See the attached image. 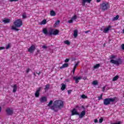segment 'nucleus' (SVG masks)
Segmentation results:
<instances>
[{
	"instance_id": "1",
	"label": "nucleus",
	"mask_w": 124,
	"mask_h": 124,
	"mask_svg": "<svg viewBox=\"0 0 124 124\" xmlns=\"http://www.w3.org/2000/svg\"><path fill=\"white\" fill-rule=\"evenodd\" d=\"M63 107V101L61 100H56L53 102V105L50 107L51 109L54 112H58Z\"/></svg>"
},
{
	"instance_id": "2",
	"label": "nucleus",
	"mask_w": 124,
	"mask_h": 124,
	"mask_svg": "<svg viewBox=\"0 0 124 124\" xmlns=\"http://www.w3.org/2000/svg\"><path fill=\"white\" fill-rule=\"evenodd\" d=\"M43 32L44 34H48V35H58L59 34V32H60V31L58 30H55L54 29H51L48 32V30H47L46 28H44L43 30Z\"/></svg>"
},
{
	"instance_id": "3",
	"label": "nucleus",
	"mask_w": 124,
	"mask_h": 124,
	"mask_svg": "<svg viewBox=\"0 0 124 124\" xmlns=\"http://www.w3.org/2000/svg\"><path fill=\"white\" fill-rule=\"evenodd\" d=\"M109 59H110V62L113 64H115V65H117V66H119V65L123 63V60L121 58H118L117 60H114V59H116L115 55H111L109 56Z\"/></svg>"
},
{
	"instance_id": "4",
	"label": "nucleus",
	"mask_w": 124,
	"mask_h": 124,
	"mask_svg": "<svg viewBox=\"0 0 124 124\" xmlns=\"http://www.w3.org/2000/svg\"><path fill=\"white\" fill-rule=\"evenodd\" d=\"M109 8H110L109 2H103L100 4V9L102 10V11L103 12L107 11Z\"/></svg>"
},
{
	"instance_id": "5",
	"label": "nucleus",
	"mask_w": 124,
	"mask_h": 124,
	"mask_svg": "<svg viewBox=\"0 0 124 124\" xmlns=\"http://www.w3.org/2000/svg\"><path fill=\"white\" fill-rule=\"evenodd\" d=\"M116 97L113 98H108L104 99V105H109L111 104V102H114L116 100Z\"/></svg>"
},
{
	"instance_id": "6",
	"label": "nucleus",
	"mask_w": 124,
	"mask_h": 124,
	"mask_svg": "<svg viewBox=\"0 0 124 124\" xmlns=\"http://www.w3.org/2000/svg\"><path fill=\"white\" fill-rule=\"evenodd\" d=\"M14 24L16 28H20L23 25V22L20 19H17L14 22Z\"/></svg>"
},
{
	"instance_id": "7",
	"label": "nucleus",
	"mask_w": 124,
	"mask_h": 124,
	"mask_svg": "<svg viewBox=\"0 0 124 124\" xmlns=\"http://www.w3.org/2000/svg\"><path fill=\"white\" fill-rule=\"evenodd\" d=\"M6 112L8 116H12L14 111L12 108H7L6 109Z\"/></svg>"
},
{
	"instance_id": "8",
	"label": "nucleus",
	"mask_w": 124,
	"mask_h": 124,
	"mask_svg": "<svg viewBox=\"0 0 124 124\" xmlns=\"http://www.w3.org/2000/svg\"><path fill=\"white\" fill-rule=\"evenodd\" d=\"M35 50V46L34 45H32L30 46L29 48H28V52L29 53H31V54H32L33 52Z\"/></svg>"
},
{
	"instance_id": "9",
	"label": "nucleus",
	"mask_w": 124,
	"mask_h": 124,
	"mask_svg": "<svg viewBox=\"0 0 124 124\" xmlns=\"http://www.w3.org/2000/svg\"><path fill=\"white\" fill-rule=\"evenodd\" d=\"M112 26L109 25L107 28H105L103 31L104 33H108V31L111 30Z\"/></svg>"
},
{
	"instance_id": "10",
	"label": "nucleus",
	"mask_w": 124,
	"mask_h": 124,
	"mask_svg": "<svg viewBox=\"0 0 124 124\" xmlns=\"http://www.w3.org/2000/svg\"><path fill=\"white\" fill-rule=\"evenodd\" d=\"M73 79L75 80L76 83L78 84V83H79V81H80V80H81L82 77H78V76L74 77Z\"/></svg>"
},
{
	"instance_id": "11",
	"label": "nucleus",
	"mask_w": 124,
	"mask_h": 124,
	"mask_svg": "<svg viewBox=\"0 0 124 124\" xmlns=\"http://www.w3.org/2000/svg\"><path fill=\"white\" fill-rule=\"evenodd\" d=\"M40 91H41V87H39L37 89L35 93V97H39Z\"/></svg>"
},
{
	"instance_id": "12",
	"label": "nucleus",
	"mask_w": 124,
	"mask_h": 124,
	"mask_svg": "<svg viewBox=\"0 0 124 124\" xmlns=\"http://www.w3.org/2000/svg\"><path fill=\"white\" fill-rule=\"evenodd\" d=\"M71 116H74L75 115H79V113L77 112V109L76 108H73L71 111Z\"/></svg>"
},
{
	"instance_id": "13",
	"label": "nucleus",
	"mask_w": 124,
	"mask_h": 124,
	"mask_svg": "<svg viewBox=\"0 0 124 124\" xmlns=\"http://www.w3.org/2000/svg\"><path fill=\"white\" fill-rule=\"evenodd\" d=\"M85 115H86V111L83 110V111L80 113V114L79 113V115H78V116H79V119H82V118H83V117H84V116H85Z\"/></svg>"
},
{
	"instance_id": "14",
	"label": "nucleus",
	"mask_w": 124,
	"mask_h": 124,
	"mask_svg": "<svg viewBox=\"0 0 124 124\" xmlns=\"http://www.w3.org/2000/svg\"><path fill=\"white\" fill-rule=\"evenodd\" d=\"M40 101L41 103L47 102V97L46 96H43L40 99Z\"/></svg>"
},
{
	"instance_id": "15",
	"label": "nucleus",
	"mask_w": 124,
	"mask_h": 124,
	"mask_svg": "<svg viewBox=\"0 0 124 124\" xmlns=\"http://www.w3.org/2000/svg\"><path fill=\"white\" fill-rule=\"evenodd\" d=\"M12 88H13V93H16L17 92V89H18V87H17L16 84H14V86H12Z\"/></svg>"
},
{
	"instance_id": "16",
	"label": "nucleus",
	"mask_w": 124,
	"mask_h": 124,
	"mask_svg": "<svg viewBox=\"0 0 124 124\" xmlns=\"http://www.w3.org/2000/svg\"><path fill=\"white\" fill-rule=\"evenodd\" d=\"M74 37H75V38H76V37H77V36H78V30L77 29H76L74 31Z\"/></svg>"
},
{
	"instance_id": "17",
	"label": "nucleus",
	"mask_w": 124,
	"mask_h": 124,
	"mask_svg": "<svg viewBox=\"0 0 124 124\" xmlns=\"http://www.w3.org/2000/svg\"><path fill=\"white\" fill-rule=\"evenodd\" d=\"M65 67H68V63H65L62 64V66L60 67V69H62V68H64Z\"/></svg>"
},
{
	"instance_id": "18",
	"label": "nucleus",
	"mask_w": 124,
	"mask_h": 124,
	"mask_svg": "<svg viewBox=\"0 0 124 124\" xmlns=\"http://www.w3.org/2000/svg\"><path fill=\"white\" fill-rule=\"evenodd\" d=\"M50 89V84H47L45 86V88L44 89L45 92H47V91H48V90H49Z\"/></svg>"
},
{
	"instance_id": "19",
	"label": "nucleus",
	"mask_w": 124,
	"mask_h": 124,
	"mask_svg": "<svg viewBox=\"0 0 124 124\" xmlns=\"http://www.w3.org/2000/svg\"><path fill=\"white\" fill-rule=\"evenodd\" d=\"M50 16H56V12L54 10L50 11Z\"/></svg>"
},
{
	"instance_id": "20",
	"label": "nucleus",
	"mask_w": 124,
	"mask_h": 124,
	"mask_svg": "<svg viewBox=\"0 0 124 124\" xmlns=\"http://www.w3.org/2000/svg\"><path fill=\"white\" fill-rule=\"evenodd\" d=\"M3 22L4 23V24H8V23H10V19L5 18L4 20H3Z\"/></svg>"
},
{
	"instance_id": "21",
	"label": "nucleus",
	"mask_w": 124,
	"mask_h": 124,
	"mask_svg": "<svg viewBox=\"0 0 124 124\" xmlns=\"http://www.w3.org/2000/svg\"><path fill=\"white\" fill-rule=\"evenodd\" d=\"M119 18H120V16L119 15H117L115 17H114L112 20L113 21H117L118 20V19H119Z\"/></svg>"
},
{
	"instance_id": "22",
	"label": "nucleus",
	"mask_w": 124,
	"mask_h": 124,
	"mask_svg": "<svg viewBox=\"0 0 124 124\" xmlns=\"http://www.w3.org/2000/svg\"><path fill=\"white\" fill-rule=\"evenodd\" d=\"M66 88V85L65 84H62V85L61 87L62 91H64Z\"/></svg>"
},
{
	"instance_id": "23",
	"label": "nucleus",
	"mask_w": 124,
	"mask_h": 124,
	"mask_svg": "<svg viewBox=\"0 0 124 124\" xmlns=\"http://www.w3.org/2000/svg\"><path fill=\"white\" fill-rule=\"evenodd\" d=\"M46 24H47V20L46 19H44L41 22V25H46Z\"/></svg>"
},
{
	"instance_id": "24",
	"label": "nucleus",
	"mask_w": 124,
	"mask_h": 124,
	"mask_svg": "<svg viewBox=\"0 0 124 124\" xmlns=\"http://www.w3.org/2000/svg\"><path fill=\"white\" fill-rule=\"evenodd\" d=\"M81 3L82 6H85L86 5V3L87 2V0H81Z\"/></svg>"
},
{
	"instance_id": "25",
	"label": "nucleus",
	"mask_w": 124,
	"mask_h": 124,
	"mask_svg": "<svg viewBox=\"0 0 124 124\" xmlns=\"http://www.w3.org/2000/svg\"><path fill=\"white\" fill-rule=\"evenodd\" d=\"M60 20H57L55 22L54 25V27L55 28H56V27H57V26H58V25H60Z\"/></svg>"
},
{
	"instance_id": "26",
	"label": "nucleus",
	"mask_w": 124,
	"mask_h": 124,
	"mask_svg": "<svg viewBox=\"0 0 124 124\" xmlns=\"http://www.w3.org/2000/svg\"><path fill=\"white\" fill-rule=\"evenodd\" d=\"M79 63H80V61H78L77 63L75 64L74 68H77V66L79 65Z\"/></svg>"
},
{
	"instance_id": "27",
	"label": "nucleus",
	"mask_w": 124,
	"mask_h": 124,
	"mask_svg": "<svg viewBox=\"0 0 124 124\" xmlns=\"http://www.w3.org/2000/svg\"><path fill=\"white\" fill-rule=\"evenodd\" d=\"M118 79H119V76H116L113 78L112 80L113 81H117Z\"/></svg>"
},
{
	"instance_id": "28",
	"label": "nucleus",
	"mask_w": 124,
	"mask_h": 124,
	"mask_svg": "<svg viewBox=\"0 0 124 124\" xmlns=\"http://www.w3.org/2000/svg\"><path fill=\"white\" fill-rule=\"evenodd\" d=\"M64 44H67V45H70V42L68 40H66L64 41Z\"/></svg>"
},
{
	"instance_id": "29",
	"label": "nucleus",
	"mask_w": 124,
	"mask_h": 124,
	"mask_svg": "<svg viewBox=\"0 0 124 124\" xmlns=\"http://www.w3.org/2000/svg\"><path fill=\"white\" fill-rule=\"evenodd\" d=\"M99 66H100V64H96L95 65H94L93 66V68H94L95 69L96 68H98V67H99Z\"/></svg>"
},
{
	"instance_id": "30",
	"label": "nucleus",
	"mask_w": 124,
	"mask_h": 124,
	"mask_svg": "<svg viewBox=\"0 0 124 124\" xmlns=\"http://www.w3.org/2000/svg\"><path fill=\"white\" fill-rule=\"evenodd\" d=\"M53 104V101L50 100L49 102V103L47 105V106H48V107H51L52 106H51V105Z\"/></svg>"
},
{
	"instance_id": "31",
	"label": "nucleus",
	"mask_w": 124,
	"mask_h": 124,
	"mask_svg": "<svg viewBox=\"0 0 124 124\" xmlns=\"http://www.w3.org/2000/svg\"><path fill=\"white\" fill-rule=\"evenodd\" d=\"M102 96H103V94H101L100 96L98 97V100H101L102 99Z\"/></svg>"
},
{
	"instance_id": "32",
	"label": "nucleus",
	"mask_w": 124,
	"mask_h": 124,
	"mask_svg": "<svg viewBox=\"0 0 124 124\" xmlns=\"http://www.w3.org/2000/svg\"><path fill=\"white\" fill-rule=\"evenodd\" d=\"M71 19L73 20H76L77 19V16L74 15L72 17Z\"/></svg>"
},
{
	"instance_id": "33",
	"label": "nucleus",
	"mask_w": 124,
	"mask_h": 124,
	"mask_svg": "<svg viewBox=\"0 0 124 124\" xmlns=\"http://www.w3.org/2000/svg\"><path fill=\"white\" fill-rule=\"evenodd\" d=\"M97 84H98V82H97V80H94L93 82V85H97Z\"/></svg>"
},
{
	"instance_id": "34",
	"label": "nucleus",
	"mask_w": 124,
	"mask_h": 124,
	"mask_svg": "<svg viewBox=\"0 0 124 124\" xmlns=\"http://www.w3.org/2000/svg\"><path fill=\"white\" fill-rule=\"evenodd\" d=\"M81 98H83V99H85V98H88V96H87L85 94H82L81 95Z\"/></svg>"
},
{
	"instance_id": "35",
	"label": "nucleus",
	"mask_w": 124,
	"mask_h": 124,
	"mask_svg": "<svg viewBox=\"0 0 124 124\" xmlns=\"http://www.w3.org/2000/svg\"><path fill=\"white\" fill-rule=\"evenodd\" d=\"M68 23L69 24H72V23H73V20L71 18V20L68 21Z\"/></svg>"
},
{
	"instance_id": "36",
	"label": "nucleus",
	"mask_w": 124,
	"mask_h": 124,
	"mask_svg": "<svg viewBox=\"0 0 124 124\" xmlns=\"http://www.w3.org/2000/svg\"><path fill=\"white\" fill-rule=\"evenodd\" d=\"M10 48V44H8V45L6 47V49L8 50V49Z\"/></svg>"
},
{
	"instance_id": "37",
	"label": "nucleus",
	"mask_w": 124,
	"mask_h": 124,
	"mask_svg": "<svg viewBox=\"0 0 124 124\" xmlns=\"http://www.w3.org/2000/svg\"><path fill=\"white\" fill-rule=\"evenodd\" d=\"M102 122H103V118H101L99 120V122L101 124V123H102Z\"/></svg>"
},
{
	"instance_id": "38",
	"label": "nucleus",
	"mask_w": 124,
	"mask_h": 124,
	"mask_svg": "<svg viewBox=\"0 0 124 124\" xmlns=\"http://www.w3.org/2000/svg\"><path fill=\"white\" fill-rule=\"evenodd\" d=\"M30 71H31V69L28 68L26 70V73H29V72H30Z\"/></svg>"
},
{
	"instance_id": "39",
	"label": "nucleus",
	"mask_w": 124,
	"mask_h": 124,
	"mask_svg": "<svg viewBox=\"0 0 124 124\" xmlns=\"http://www.w3.org/2000/svg\"><path fill=\"white\" fill-rule=\"evenodd\" d=\"M5 49V47H4V46L0 47V50H4Z\"/></svg>"
},
{
	"instance_id": "40",
	"label": "nucleus",
	"mask_w": 124,
	"mask_h": 124,
	"mask_svg": "<svg viewBox=\"0 0 124 124\" xmlns=\"http://www.w3.org/2000/svg\"><path fill=\"white\" fill-rule=\"evenodd\" d=\"M69 62V59H66L64 61L65 62Z\"/></svg>"
},
{
	"instance_id": "41",
	"label": "nucleus",
	"mask_w": 124,
	"mask_h": 124,
	"mask_svg": "<svg viewBox=\"0 0 124 124\" xmlns=\"http://www.w3.org/2000/svg\"><path fill=\"white\" fill-rule=\"evenodd\" d=\"M75 70H76V68H74L72 71L73 74H74L75 73Z\"/></svg>"
},
{
	"instance_id": "42",
	"label": "nucleus",
	"mask_w": 124,
	"mask_h": 124,
	"mask_svg": "<svg viewBox=\"0 0 124 124\" xmlns=\"http://www.w3.org/2000/svg\"><path fill=\"white\" fill-rule=\"evenodd\" d=\"M106 87L105 86H104L103 88H102V92H105V89H106Z\"/></svg>"
},
{
	"instance_id": "43",
	"label": "nucleus",
	"mask_w": 124,
	"mask_h": 124,
	"mask_svg": "<svg viewBox=\"0 0 124 124\" xmlns=\"http://www.w3.org/2000/svg\"><path fill=\"white\" fill-rule=\"evenodd\" d=\"M16 27H15V26H12V30H16Z\"/></svg>"
},
{
	"instance_id": "44",
	"label": "nucleus",
	"mask_w": 124,
	"mask_h": 124,
	"mask_svg": "<svg viewBox=\"0 0 124 124\" xmlns=\"http://www.w3.org/2000/svg\"><path fill=\"white\" fill-rule=\"evenodd\" d=\"M42 48L43 49H47V46H43Z\"/></svg>"
},
{
	"instance_id": "45",
	"label": "nucleus",
	"mask_w": 124,
	"mask_h": 124,
	"mask_svg": "<svg viewBox=\"0 0 124 124\" xmlns=\"http://www.w3.org/2000/svg\"><path fill=\"white\" fill-rule=\"evenodd\" d=\"M18 0H10V1H11V2H13V1H18Z\"/></svg>"
},
{
	"instance_id": "46",
	"label": "nucleus",
	"mask_w": 124,
	"mask_h": 124,
	"mask_svg": "<svg viewBox=\"0 0 124 124\" xmlns=\"http://www.w3.org/2000/svg\"><path fill=\"white\" fill-rule=\"evenodd\" d=\"M71 92H72V90H68V94H70V93H71Z\"/></svg>"
},
{
	"instance_id": "47",
	"label": "nucleus",
	"mask_w": 124,
	"mask_h": 124,
	"mask_svg": "<svg viewBox=\"0 0 124 124\" xmlns=\"http://www.w3.org/2000/svg\"><path fill=\"white\" fill-rule=\"evenodd\" d=\"M121 48L123 50H124V44H122L121 46Z\"/></svg>"
},
{
	"instance_id": "48",
	"label": "nucleus",
	"mask_w": 124,
	"mask_h": 124,
	"mask_svg": "<svg viewBox=\"0 0 124 124\" xmlns=\"http://www.w3.org/2000/svg\"><path fill=\"white\" fill-rule=\"evenodd\" d=\"M86 1H87V2H88L89 3H91L92 0H86Z\"/></svg>"
},
{
	"instance_id": "49",
	"label": "nucleus",
	"mask_w": 124,
	"mask_h": 124,
	"mask_svg": "<svg viewBox=\"0 0 124 124\" xmlns=\"http://www.w3.org/2000/svg\"><path fill=\"white\" fill-rule=\"evenodd\" d=\"M22 17H23V18L24 19L27 18V16H26V15H23L22 16Z\"/></svg>"
},
{
	"instance_id": "50",
	"label": "nucleus",
	"mask_w": 124,
	"mask_h": 124,
	"mask_svg": "<svg viewBox=\"0 0 124 124\" xmlns=\"http://www.w3.org/2000/svg\"><path fill=\"white\" fill-rule=\"evenodd\" d=\"M111 124H121V122H119L118 123H112Z\"/></svg>"
},
{
	"instance_id": "51",
	"label": "nucleus",
	"mask_w": 124,
	"mask_h": 124,
	"mask_svg": "<svg viewBox=\"0 0 124 124\" xmlns=\"http://www.w3.org/2000/svg\"><path fill=\"white\" fill-rule=\"evenodd\" d=\"M36 74H38V75L39 76V75H40V74H41V72H39V73L36 72Z\"/></svg>"
},
{
	"instance_id": "52",
	"label": "nucleus",
	"mask_w": 124,
	"mask_h": 124,
	"mask_svg": "<svg viewBox=\"0 0 124 124\" xmlns=\"http://www.w3.org/2000/svg\"><path fill=\"white\" fill-rule=\"evenodd\" d=\"M98 122V120H97V119H95L94 120V123H97Z\"/></svg>"
},
{
	"instance_id": "53",
	"label": "nucleus",
	"mask_w": 124,
	"mask_h": 124,
	"mask_svg": "<svg viewBox=\"0 0 124 124\" xmlns=\"http://www.w3.org/2000/svg\"><path fill=\"white\" fill-rule=\"evenodd\" d=\"M88 32H90V31H85V33H88Z\"/></svg>"
},
{
	"instance_id": "54",
	"label": "nucleus",
	"mask_w": 124,
	"mask_h": 124,
	"mask_svg": "<svg viewBox=\"0 0 124 124\" xmlns=\"http://www.w3.org/2000/svg\"><path fill=\"white\" fill-rule=\"evenodd\" d=\"M101 1V0H96V2H100Z\"/></svg>"
},
{
	"instance_id": "55",
	"label": "nucleus",
	"mask_w": 124,
	"mask_h": 124,
	"mask_svg": "<svg viewBox=\"0 0 124 124\" xmlns=\"http://www.w3.org/2000/svg\"><path fill=\"white\" fill-rule=\"evenodd\" d=\"M76 108H79V106L77 105V106H76Z\"/></svg>"
},
{
	"instance_id": "56",
	"label": "nucleus",
	"mask_w": 124,
	"mask_h": 124,
	"mask_svg": "<svg viewBox=\"0 0 124 124\" xmlns=\"http://www.w3.org/2000/svg\"><path fill=\"white\" fill-rule=\"evenodd\" d=\"M15 31H19V29L16 28V29Z\"/></svg>"
},
{
	"instance_id": "57",
	"label": "nucleus",
	"mask_w": 124,
	"mask_h": 124,
	"mask_svg": "<svg viewBox=\"0 0 124 124\" xmlns=\"http://www.w3.org/2000/svg\"><path fill=\"white\" fill-rule=\"evenodd\" d=\"M1 112V107H0V113Z\"/></svg>"
},
{
	"instance_id": "58",
	"label": "nucleus",
	"mask_w": 124,
	"mask_h": 124,
	"mask_svg": "<svg viewBox=\"0 0 124 124\" xmlns=\"http://www.w3.org/2000/svg\"><path fill=\"white\" fill-rule=\"evenodd\" d=\"M86 79H87V77H84V78H83V79H84V80H86Z\"/></svg>"
},
{
	"instance_id": "59",
	"label": "nucleus",
	"mask_w": 124,
	"mask_h": 124,
	"mask_svg": "<svg viewBox=\"0 0 124 124\" xmlns=\"http://www.w3.org/2000/svg\"><path fill=\"white\" fill-rule=\"evenodd\" d=\"M33 75L35 76V77H36V75H35V73H33Z\"/></svg>"
},
{
	"instance_id": "60",
	"label": "nucleus",
	"mask_w": 124,
	"mask_h": 124,
	"mask_svg": "<svg viewBox=\"0 0 124 124\" xmlns=\"http://www.w3.org/2000/svg\"><path fill=\"white\" fill-rule=\"evenodd\" d=\"M103 46L104 47H105V44H104Z\"/></svg>"
},
{
	"instance_id": "61",
	"label": "nucleus",
	"mask_w": 124,
	"mask_h": 124,
	"mask_svg": "<svg viewBox=\"0 0 124 124\" xmlns=\"http://www.w3.org/2000/svg\"><path fill=\"white\" fill-rule=\"evenodd\" d=\"M82 107V108H84V107H83V106H82V107Z\"/></svg>"
}]
</instances>
